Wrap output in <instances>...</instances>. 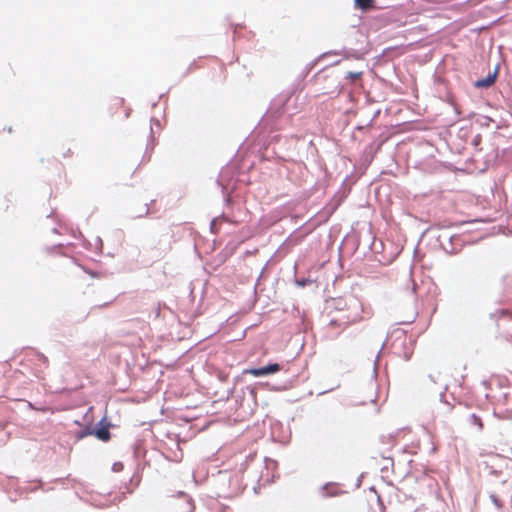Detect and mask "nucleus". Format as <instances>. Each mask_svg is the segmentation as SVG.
Masks as SVG:
<instances>
[{
    "label": "nucleus",
    "mask_w": 512,
    "mask_h": 512,
    "mask_svg": "<svg viewBox=\"0 0 512 512\" xmlns=\"http://www.w3.org/2000/svg\"><path fill=\"white\" fill-rule=\"evenodd\" d=\"M470 422L474 425H477L480 430L483 429V422H482L481 418L479 416H477L476 414H472L470 416Z\"/></svg>",
    "instance_id": "nucleus-6"
},
{
    "label": "nucleus",
    "mask_w": 512,
    "mask_h": 512,
    "mask_svg": "<svg viewBox=\"0 0 512 512\" xmlns=\"http://www.w3.org/2000/svg\"><path fill=\"white\" fill-rule=\"evenodd\" d=\"M354 6L363 12L377 9L376 0H354Z\"/></svg>",
    "instance_id": "nucleus-3"
},
{
    "label": "nucleus",
    "mask_w": 512,
    "mask_h": 512,
    "mask_svg": "<svg viewBox=\"0 0 512 512\" xmlns=\"http://www.w3.org/2000/svg\"><path fill=\"white\" fill-rule=\"evenodd\" d=\"M280 369H281L280 365L277 363H274V364H269V365H267L265 367H261V368L247 369L245 371V373L250 374L254 377H262V376H266L269 374L277 373L278 371H280Z\"/></svg>",
    "instance_id": "nucleus-2"
},
{
    "label": "nucleus",
    "mask_w": 512,
    "mask_h": 512,
    "mask_svg": "<svg viewBox=\"0 0 512 512\" xmlns=\"http://www.w3.org/2000/svg\"><path fill=\"white\" fill-rule=\"evenodd\" d=\"M73 154H74V152L69 146L62 145L59 149L58 157L61 160H67V159H70L73 156Z\"/></svg>",
    "instance_id": "nucleus-5"
},
{
    "label": "nucleus",
    "mask_w": 512,
    "mask_h": 512,
    "mask_svg": "<svg viewBox=\"0 0 512 512\" xmlns=\"http://www.w3.org/2000/svg\"><path fill=\"white\" fill-rule=\"evenodd\" d=\"M362 76V72H348L346 78L351 80V82L356 81Z\"/></svg>",
    "instance_id": "nucleus-8"
},
{
    "label": "nucleus",
    "mask_w": 512,
    "mask_h": 512,
    "mask_svg": "<svg viewBox=\"0 0 512 512\" xmlns=\"http://www.w3.org/2000/svg\"><path fill=\"white\" fill-rule=\"evenodd\" d=\"M345 306L347 307V313L340 316L339 318L332 319L330 321L331 325H344L348 326L349 324L357 323L363 320L364 309L362 303L356 297H350L344 301Z\"/></svg>",
    "instance_id": "nucleus-1"
},
{
    "label": "nucleus",
    "mask_w": 512,
    "mask_h": 512,
    "mask_svg": "<svg viewBox=\"0 0 512 512\" xmlns=\"http://www.w3.org/2000/svg\"><path fill=\"white\" fill-rule=\"evenodd\" d=\"M495 78L494 77H487L484 80L478 81L477 86L479 87H488L494 83Z\"/></svg>",
    "instance_id": "nucleus-7"
},
{
    "label": "nucleus",
    "mask_w": 512,
    "mask_h": 512,
    "mask_svg": "<svg viewBox=\"0 0 512 512\" xmlns=\"http://www.w3.org/2000/svg\"><path fill=\"white\" fill-rule=\"evenodd\" d=\"M8 132V133H11L13 131L12 127L11 126H8V127H3L2 129V132Z\"/></svg>",
    "instance_id": "nucleus-9"
},
{
    "label": "nucleus",
    "mask_w": 512,
    "mask_h": 512,
    "mask_svg": "<svg viewBox=\"0 0 512 512\" xmlns=\"http://www.w3.org/2000/svg\"><path fill=\"white\" fill-rule=\"evenodd\" d=\"M88 274H90L92 277H100V275L96 272L85 270Z\"/></svg>",
    "instance_id": "nucleus-10"
},
{
    "label": "nucleus",
    "mask_w": 512,
    "mask_h": 512,
    "mask_svg": "<svg viewBox=\"0 0 512 512\" xmlns=\"http://www.w3.org/2000/svg\"><path fill=\"white\" fill-rule=\"evenodd\" d=\"M88 434H93V431L83 432L78 436V438H83L85 435H88ZM94 434L96 435V437L99 440L104 441V442H106L110 439V432H109L108 428H106V427L96 430L94 432Z\"/></svg>",
    "instance_id": "nucleus-4"
}]
</instances>
